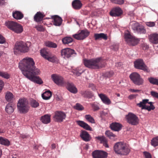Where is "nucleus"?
Masks as SVG:
<instances>
[{
    "mask_svg": "<svg viewBox=\"0 0 158 158\" xmlns=\"http://www.w3.org/2000/svg\"><path fill=\"white\" fill-rule=\"evenodd\" d=\"M19 68L23 74L31 81L39 84L43 83L41 79L36 76L40 74V71L35 66L32 58L28 57L24 58L19 63Z\"/></svg>",
    "mask_w": 158,
    "mask_h": 158,
    "instance_id": "nucleus-1",
    "label": "nucleus"
},
{
    "mask_svg": "<svg viewBox=\"0 0 158 158\" xmlns=\"http://www.w3.org/2000/svg\"><path fill=\"white\" fill-rule=\"evenodd\" d=\"M83 63L86 67L95 69H100L105 65L101 57L90 60L84 59Z\"/></svg>",
    "mask_w": 158,
    "mask_h": 158,
    "instance_id": "nucleus-2",
    "label": "nucleus"
},
{
    "mask_svg": "<svg viewBox=\"0 0 158 158\" xmlns=\"http://www.w3.org/2000/svg\"><path fill=\"white\" fill-rule=\"evenodd\" d=\"M31 45V43L30 42L26 43L23 41L17 42L14 48V53L17 55L20 53L27 52L29 51Z\"/></svg>",
    "mask_w": 158,
    "mask_h": 158,
    "instance_id": "nucleus-3",
    "label": "nucleus"
},
{
    "mask_svg": "<svg viewBox=\"0 0 158 158\" xmlns=\"http://www.w3.org/2000/svg\"><path fill=\"white\" fill-rule=\"evenodd\" d=\"M114 150L116 153L123 155H127L130 151L128 145L122 142L116 143L114 146Z\"/></svg>",
    "mask_w": 158,
    "mask_h": 158,
    "instance_id": "nucleus-4",
    "label": "nucleus"
},
{
    "mask_svg": "<svg viewBox=\"0 0 158 158\" xmlns=\"http://www.w3.org/2000/svg\"><path fill=\"white\" fill-rule=\"evenodd\" d=\"M5 25L9 29L17 34L21 33L23 30L22 26L20 24L13 21H7Z\"/></svg>",
    "mask_w": 158,
    "mask_h": 158,
    "instance_id": "nucleus-5",
    "label": "nucleus"
},
{
    "mask_svg": "<svg viewBox=\"0 0 158 158\" xmlns=\"http://www.w3.org/2000/svg\"><path fill=\"white\" fill-rule=\"evenodd\" d=\"M17 108L20 113L25 114L27 113L29 110V106L26 99H19L17 104Z\"/></svg>",
    "mask_w": 158,
    "mask_h": 158,
    "instance_id": "nucleus-6",
    "label": "nucleus"
},
{
    "mask_svg": "<svg viewBox=\"0 0 158 158\" xmlns=\"http://www.w3.org/2000/svg\"><path fill=\"white\" fill-rule=\"evenodd\" d=\"M149 100L148 99H143L142 101L137 103L136 105L141 108L142 110H146L148 111L154 110L155 109V107L153 105L154 102H148Z\"/></svg>",
    "mask_w": 158,
    "mask_h": 158,
    "instance_id": "nucleus-7",
    "label": "nucleus"
},
{
    "mask_svg": "<svg viewBox=\"0 0 158 158\" xmlns=\"http://www.w3.org/2000/svg\"><path fill=\"white\" fill-rule=\"evenodd\" d=\"M124 38L127 43L131 46H135L136 45L139 41V40L131 35L128 31L125 32Z\"/></svg>",
    "mask_w": 158,
    "mask_h": 158,
    "instance_id": "nucleus-8",
    "label": "nucleus"
},
{
    "mask_svg": "<svg viewBox=\"0 0 158 158\" xmlns=\"http://www.w3.org/2000/svg\"><path fill=\"white\" fill-rule=\"evenodd\" d=\"M51 78L54 82L57 85L61 86L66 85L67 81H66L61 76L54 74L51 75Z\"/></svg>",
    "mask_w": 158,
    "mask_h": 158,
    "instance_id": "nucleus-9",
    "label": "nucleus"
},
{
    "mask_svg": "<svg viewBox=\"0 0 158 158\" xmlns=\"http://www.w3.org/2000/svg\"><path fill=\"white\" fill-rule=\"evenodd\" d=\"M131 80L135 85H142L144 82L143 80L137 73L134 72L130 75Z\"/></svg>",
    "mask_w": 158,
    "mask_h": 158,
    "instance_id": "nucleus-10",
    "label": "nucleus"
},
{
    "mask_svg": "<svg viewBox=\"0 0 158 158\" xmlns=\"http://www.w3.org/2000/svg\"><path fill=\"white\" fill-rule=\"evenodd\" d=\"M126 118L127 122L132 125H136L139 122L138 117L136 115L132 113H129L126 116Z\"/></svg>",
    "mask_w": 158,
    "mask_h": 158,
    "instance_id": "nucleus-11",
    "label": "nucleus"
},
{
    "mask_svg": "<svg viewBox=\"0 0 158 158\" xmlns=\"http://www.w3.org/2000/svg\"><path fill=\"white\" fill-rule=\"evenodd\" d=\"M131 27L135 32L139 34L145 33L146 32L143 27L140 25L138 23L135 22L132 23Z\"/></svg>",
    "mask_w": 158,
    "mask_h": 158,
    "instance_id": "nucleus-12",
    "label": "nucleus"
},
{
    "mask_svg": "<svg viewBox=\"0 0 158 158\" xmlns=\"http://www.w3.org/2000/svg\"><path fill=\"white\" fill-rule=\"evenodd\" d=\"M89 34V32L87 30H82L78 34L73 35V36L78 40H82L87 37Z\"/></svg>",
    "mask_w": 158,
    "mask_h": 158,
    "instance_id": "nucleus-13",
    "label": "nucleus"
},
{
    "mask_svg": "<svg viewBox=\"0 0 158 158\" xmlns=\"http://www.w3.org/2000/svg\"><path fill=\"white\" fill-rule=\"evenodd\" d=\"M135 67L137 69H140L146 71L147 68L146 66L144 63L143 60L141 59L136 60L134 62Z\"/></svg>",
    "mask_w": 158,
    "mask_h": 158,
    "instance_id": "nucleus-14",
    "label": "nucleus"
},
{
    "mask_svg": "<svg viewBox=\"0 0 158 158\" xmlns=\"http://www.w3.org/2000/svg\"><path fill=\"white\" fill-rule=\"evenodd\" d=\"M108 154L107 152L102 150H97L94 151L92 153L94 158H106Z\"/></svg>",
    "mask_w": 158,
    "mask_h": 158,
    "instance_id": "nucleus-15",
    "label": "nucleus"
},
{
    "mask_svg": "<svg viewBox=\"0 0 158 158\" xmlns=\"http://www.w3.org/2000/svg\"><path fill=\"white\" fill-rule=\"evenodd\" d=\"M74 54H75V51L69 48H64L61 51V56L64 58H69Z\"/></svg>",
    "mask_w": 158,
    "mask_h": 158,
    "instance_id": "nucleus-16",
    "label": "nucleus"
},
{
    "mask_svg": "<svg viewBox=\"0 0 158 158\" xmlns=\"http://www.w3.org/2000/svg\"><path fill=\"white\" fill-rule=\"evenodd\" d=\"M66 117L65 114L62 111H56L54 116V119L57 122H60L64 119Z\"/></svg>",
    "mask_w": 158,
    "mask_h": 158,
    "instance_id": "nucleus-17",
    "label": "nucleus"
},
{
    "mask_svg": "<svg viewBox=\"0 0 158 158\" xmlns=\"http://www.w3.org/2000/svg\"><path fill=\"white\" fill-rule=\"evenodd\" d=\"M64 86L66 87L69 91L73 93L76 94L77 92V88L74 85L72 82L67 81L66 83V85Z\"/></svg>",
    "mask_w": 158,
    "mask_h": 158,
    "instance_id": "nucleus-18",
    "label": "nucleus"
},
{
    "mask_svg": "<svg viewBox=\"0 0 158 158\" xmlns=\"http://www.w3.org/2000/svg\"><path fill=\"white\" fill-rule=\"evenodd\" d=\"M123 13L122 10L119 7L113 8L110 12V15L112 16H118Z\"/></svg>",
    "mask_w": 158,
    "mask_h": 158,
    "instance_id": "nucleus-19",
    "label": "nucleus"
},
{
    "mask_svg": "<svg viewBox=\"0 0 158 158\" xmlns=\"http://www.w3.org/2000/svg\"><path fill=\"white\" fill-rule=\"evenodd\" d=\"M52 18L53 19L52 23L54 25L59 26L61 24L62 19L58 15H55L52 16Z\"/></svg>",
    "mask_w": 158,
    "mask_h": 158,
    "instance_id": "nucleus-20",
    "label": "nucleus"
},
{
    "mask_svg": "<svg viewBox=\"0 0 158 158\" xmlns=\"http://www.w3.org/2000/svg\"><path fill=\"white\" fill-rule=\"evenodd\" d=\"M98 96L104 104L108 105L111 103V101L106 95L103 94H98Z\"/></svg>",
    "mask_w": 158,
    "mask_h": 158,
    "instance_id": "nucleus-21",
    "label": "nucleus"
},
{
    "mask_svg": "<svg viewBox=\"0 0 158 158\" xmlns=\"http://www.w3.org/2000/svg\"><path fill=\"white\" fill-rule=\"evenodd\" d=\"M15 107V105L14 103L12 102L9 103L6 106V111L8 114H10L13 112Z\"/></svg>",
    "mask_w": 158,
    "mask_h": 158,
    "instance_id": "nucleus-22",
    "label": "nucleus"
},
{
    "mask_svg": "<svg viewBox=\"0 0 158 158\" xmlns=\"http://www.w3.org/2000/svg\"><path fill=\"white\" fill-rule=\"evenodd\" d=\"M149 39L150 41L155 44H158V34H152L149 36Z\"/></svg>",
    "mask_w": 158,
    "mask_h": 158,
    "instance_id": "nucleus-23",
    "label": "nucleus"
},
{
    "mask_svg": "<svg viewBox=\"0 0 158 158\" xmlns=\"http://www.w3.org/2000/svg\"><path fill=\"white\" fill-rule=\"evenodd\" d=\"M94 36L95 40H101L102 39L106 40L107 39V35L103 33L95 34Z\"/></svg>",
    "mask_w": 158,
    "mask_h": 158,
    "instance_id": "nucleus-24",
    "label": "nucleus"
},
{
    "mask_svg": "<svg viewBox=\"0 0 158 158\" xmlns=\"http://www.w3.org/2000/svg\"><path fill=\"white\" fill-rule=\"evenodd\" d=\"M110 127L113 131H118L121 130L122 125L118 123H113L110 124Z\"/></svg>",
    "mask_w": 158,
    "mask_h": 158,
    "instance_id": "nucleus-25",
    "label": "nucleus"
},
{
    "mask_svg": "<svg viewBox=\"0 0 158 158\" xmlns=\"http://www.w3.org/2000/svg\"><path fill=\"white\" fill-rule=\"evenodd\" d=\"M41 55L44 58L47 59L51 54V52L48 50L46 49H43L40 50Z\"/></svg>",
    "mask_w": 158,
    "mask_h": 158,
    "instance_id": "nucleus-26",
    "label": "nucleus"
},
{
    "mask_svg": "<svg viewBox=\"0 0 158 158\" xmlns=\"http://www.w3.org/2000/svg\"><path fill=\"white\" fill-rule=\"evenodd\" d=\"M50 115L45 114L41 117L40 120L44 124H48L50 122Z\"/></svg>",
    "mask_w": 158,
    "mask_h": 158,
    "instance_id": "nucleus-27",
    "label": "nucleus"
},
{
    "mask_svg": "<svg viewBox=\"0 0 158 158\" xmlns=\"http://www.w3.org/2000/svg\"><path fill=\"white\" fill-rule=\"evenodd\" d=\"M81 138L85 141H88L90 140L89 134L86 131H82L80 135Z\"/></svg>",
    "mask_w": 158,
    "mask_h": 158,
    "instance_id": "nucleus-28",
    "label": "nucleus"
},
{
    "mask_svg": "<svg viewBox=\"0 0 158 158\" xmlns=\"http://www.w3.org/2000/svg\"><path fill=\"white\" fill-rule=\"evenodd\" d=\"M73 7L75 9H79L82 6V4L79 0H75L72 3Z\"/></svg>",
    "mask_w": 158,
    "mask_h": 158,
    "instance_id": "nucleus-29",
    "label": "nucleus"
},
{
    "mask_svg": "<svg viewBox=\"0 0 158 158\" xmlns=\"http://www.w3.org/2000/svg\"><path fill=\"white\" fill-rule=\"evenodd\" d=\"M77 123L79 125L85 129L89 131L91 130V128L90 126L84 122L81 121H77Z\"/></svg>",
    "mask_w": 158,
    "mask_h": 158,
    "instance_id": "nucleus-30",
    "label": "nucleus"
},
{
    "mask_svg": "<svg viewBox=\"0 0 158 158\" xmlns=\"http://www.w3.org/2000/svg\"><path fill=\"white\" fill-rule=\"evenodd\" d=\"M12 15L14 18L16 19H21L23 17V15L22 13L18 11L13 12Z\"/></svg>",
    "mask_w": 158,
    "mask_h": 158,
    "instance_id": "nucleus-31",
    "label": "nucleus"
},
{
    "mask_svg": "<svg viewBox=\"0 0 158 158\" xmlns=\"http://www.w3.org/2000/svg\"><path fill=\"white\" fill-rule=\"evenodd\" d=\"M44 17V15L40 12H37L34 17V19L36 22H39L42 20Z\"/></svg>",
    "mask_w": 158,
    "mask_h": 158,
    "instance_id": "nucleus-32",
    "label": "nucleus"
},
{
    "mask_svg": "<svg viewBox=\"0 0 158 158\" xmlns=\"http://www.w3.org/2000/svg\"><path fill=\"white\" fill-rule=\"evenodd\" d=\"M52 95L51 92L49 90H48L46 91L42 94V97L44 99L48 100L50 98Z\"/></svg>",
    "mask_w": 158,
    "mask_h": 158,
    "instance_id": "nucleus-33",
    "label": "nucleus"
},
{
    "mask_svg": "<svg viewBox=\"0 0 158 158\" xmlns=\"http://www.w3.org/2000/svg\"><path fill=\"white\" fill-rule=\"evenodd\" d=\"M0 144L6 146H8L10 145V143L8 139L0 137Z\"/></svg>",
    "mask_w": 158,
    "mask_h": 158,
    "instance_id": "nucleus-34",
    "label": "nucleus"
},
{
    "mask_svg": "<svg viewBox=\"0 0 158 158\" xmlns=\"http://www.w3.org/2000/svg\"><path fill=\"white\" fill-rule=\"evenodd\" d=\"M82 95L85 98H91L93 96V94L91 92L89 91H84L81 92Z\"/></svg>",
    "mask_w": 158,
    "mask_h": 158,
    "instance_id": "nucleus-35",
    "label": "nucleus"
},
{
    "mask_svg": "<svg viewBox=\"0 0 158 158\" xmlns=\"http://www.w3.org/2000/svg\"><path fill=\"white\" fill-rule=\"evenodd\" d=\"M44 44L46 46L49 48H56L57 47V45L56 44L49 41H45L44 43Z\"/></svg>",
    "mask_w": 158,
    "mask_h": 158,
    "instance_id": "nucleus-36",
    "label": "nucleus"
},
{
    "mask_svg": "<svg viewBox=\"0 0 158 158\" xmlns=\"http://www.w3.org/2000/svg\"><path fill=\"white\" fill-rule=\"evenodd\" d=\"M5 98L7 101L11 102L13 98V95L11 92H7L6 94Z\"/></svg>",
    "mask_w": 158,
    "mask_h": 158,
    "instance_id": "nucleus-37",
    "label": "nucleus"
},
{
    "mask_svg": "<svg viewBox=\"0 0 158 158\" xmlns=\"http://www.w3.org/2000/svg\"><path fill=\"white\" fill-rule=\"evenodd\" d=\"M62 41L64 44H67L72 42L73 39L71 37H66L63 39Z\"/></svg>",
    "mask_w": 158,
    "mask_h": 158,
    "instance_id": "nucleus-38",
    "label": "nucleus"
},
{
    "mask_svg": "<svg viewBox=\"0 0 158 158\" xmlns=\"http://www.w3.org/2000/svg\"><path fill=\"white\" fill-rule=\"evenodd\" d=\"M30 103L31 106L33 108H36L39 106L38 102L34 99H32L31 100Z\"/></svg>",
    "mask_w": 158,
    "mask_h": 158,
    "instance_id": "nucleus-39",
    "label": "nucleus"
},
{
    "mask_svg": "<svg viewBox=\"0 0 158 158\" xmlns=\"http://www.w3.org/2000/svg\"><path fill=\"white\" fill-rule=\"evenodd\" d=\"M85 118L87 121L92 123H95L94 119L90 115H85Z\"/></svg>",
    "mask_w": 158,
    "mask_h": 158,
    "instance_id": "nucleus-40",
    "label": "nucleus"
},
{
    "mask_svg": "<svg viewBox=\"0 0 158 158\" xmlns=\"http://www.w3.org/2000/svg\"><path fill=\"white\" fill-rule=\"evenodd\" d=\"M151 143L154 147L158 146V136L153 138L151 140Z\"/></svg>",
    "mask_w": 158,
    "mask_h": 158,
    "instance_id": "nucleus-41",
    "label": "nucleus"
},
{
    "mask_svg": "<svg viewBox=\"0 0 158 158\" xmlns=\"http://www.w3.org/2000/svg\"><path fill=\"white\" fill-rule=\"evenodd\" d=\"M148 80L151 84L158 85V79L151 77L148 78Z\"/></svg>",
    "mask_w": 158,
    "mask_h": 158,
    "instance_id": "nucleus-42",
    "label": "nucleus"
},
{
    "mask_svg": "<svg viewBox=\"0 0 158 158\" xmlns=\"http://www.w3.org/2000/svg\"><path fill=\"white\" fill-rule=\"evenodd\" d=\"M0 76L6 79L10 77V75L6 72L0 71Z\"/></svg>",
    "mask_w": 158,
    "mask_h": 158,
    "instance_id": "nucleus-43",
    "label": "nucleus"
},
{
    "mask_svg": "<svg viewBox=\"0 0 158 158\" xmlns=\"http://www.w3.org/2000/svg\"><path fill=\"white\" fill-rule=\"evenodd\" d=\"M48 61L52 62H56L57 61V58L55 56H52L51 54L49 57L47 59Z\"/></svg>",
    "mask_w": 158,
    "mask_h": 158,
    "instance_id": "nucleus-44",
    "label": "nucleus"
},
{
    "mask_svg": "<svg viewBox=\"0 0 158 158\" xmlns=\"http://www.w3.org/2000/svg\"><path fill=\"white\" fill-rule=\"evenodd\" d=\"M96 138L100 140L101 143L102 144L105 143L107 141L106 138L103 136H98L96 137Z\"/></svg>",
    "mask_w": 158,
    "mask_h": 158,
    "instance_id": "nucleus-45",
    "label": "nucleus"
},
{
    "mask_svg": "<svg viewBox=\"0 0 158 158\" xmlns=\"http://www.w3.org/2000/svg\"><path fill=\"white\" fill-rule=\"evenodd\" d=\"M76 75L77 76H79L84 71L82 70L81 67H78L76 69Z\"/></svg>",
    "mask_w": 158,
    "mask_h": 158,
    "instance_id": "nucleus-46",
    "label": "nucleus"
},
{
    "mask_svg": "<svg viewBox=\"0 0 158 158\" xmlns=\"http://www.w3.org/2000/svg\"><path fill=\"white\" fill-rule=\"evenodd\" d=\"M90 105L92 106L94 110V111L98 110L99 109V107L95 103H91Z\"/></svg>",
    "mask_w": 158,
    "mask_h": 158,
    "instance_id": "nucleus-47",
    "label": "nucleus"
},
{
    "mask_svg": "<svg viewBox=\"0 0 158 158\" xmlns=\"http://www.w3.org/2000/svg\"><path fill=\"white\" fill-rule=\"evenodd\" d=\"M74 108L76 110H82L84 109V107L82 105L79 103H77L74 106Z\"/></svg>",
    "mask_w": 158,
    "mask_h": 158,
    "instance_id": "nucleus-48",
    "label": "nucleus"
},
{
    "mask_svg": "<svg viewBox=\"0 0 158 158\" xmlns=\"http://www.w3.org/2000/svg\"><path fill=\"white\" fill-rule=\"evenodd\" d=\"M105 134L109 138L114 136V135L112 132L109 131H106Z\"/></svg>",
    "mask_w": 158,
    "mask_h": 158,
    "instance_id": "nucleus-49",
    "label": "nucleus"
},
{
    "mask_svg": "<svg viewBox=\"0 0 158 158\" xmlns=\"http://www.w3.org/2000/svg\"><path fill=\"white\" fill-rule=\"evenodd\" d=\"M113 2L118 4H122L124 2V0H111Z\"/></svg>",
    "mask_w": 158,
    "mask_h": 158,
    "instance_id": "nucleus-50",
    "label": "nucleus"
},
{
    "mask_svg": "<svg viewBox=\"0 0 158 158\" xmlns=\"http://www.w3.org/2000/svg\"><path fill=\"white\" fill-rule=\"evenodd\" d=\"M138 95L137 94H131L129 95L128 98L129 100H131L135 98Z\"/></svg>",
    "mask_w": 158,
    "mask_h": 158,
    "instance_id": "nucleus-51",
    "label": "nucleus"
},
{
    "mask_svg": "<svg viewBox=\"0 0 158 158\" xmlns=\"http://www.w3.org/2000/svg\"><path fill=\"white\" fill-rule=\"evenodd\" d=\"M151 94L154 98H158V93L154 91H152L151 92Z\"/></svg>",
    "mask_w": 158,
    "mask_h": 158,
    "instance_id": "nucleus-52",
    "label": "nucleus"
},
{
    "mask_svg": "<svg viewBox=\"0 0 158 158\" xmlns=\"http://www.w3.org/2000/svg\"><path fill=\"white\" fill-rule=\"evenodd\" d=\"M6 42L5 38L1 34H0V44H3Z\"/></svg>",
    "mask_w": 158,
    "mask_h": 158,
    "instance_id": "nucleus-53",
    "label": "nucleus"
},
{
    "mask_svg": "<svg viewBox=\"0 0 158 158\" xmlns=\"http://www.w3.org/2000/svg\"><path fill=\"white\" fill-rule=\"evenodd\" d=\"M146 25L148 27H152L155 25V23L154 22H148L146 23Z\"/></svg>",
    "mask_w": 158,
    "mask_h": 158,
    "instance_id": "nucleus-54",
    "label": "nucleus"
},
{
    "mask_svg": "<svg viewBox=\"0 0 158 158\" xmlns=\"http://www.w3.org/2000/svg\"><path fill=\"white\" fill-rule=\"evenodd\" d=\"M144 154L145 158H152L151 156L149 153L145 152H144Z\"/></svg>",
    "mask_w": 158,
    "mask_h": 158,
    "instance_id": "nucleus-55",
    "label": "nucleus"
},
{
    "mask_svg": "<svg viewBox=\"0 0 158 158\" xmlns=\"http://www.w3.org/2000/svg\"><path fill=\"white\" fill-rule=\"evenodd\" d=\"M129 91L132 92V93H137L139 92L140 90L139 89H129Z\"/></svg>",
    "mask_w": 158,
    "mask_h": 158,
    "instance_id": "nucleus-56",
    "label": "nucleus"
},
{
    "mask_svg": "<svg viewBox=\"0 0 158 158\" xmlns=\"http://www.w3.org/2000/svg\"><path fill=\"white\" fill-rule=\"evenodd\" d=\"M36 29L38 31H43L44 30V29L43 27L41 26H37L36 27Z\"/></svg>",
    "mask_w": 158,
    "mask_h": 158,
    "instance_id": "nucleus-57",
    "label": "nucleus"
},
{
    "mask_svg": "<svg viewBox=\"0 0 158 158\" xmlns=\"http://www.w3.org/2000/svg\"><path fill=\"white\" fill-rule=\"evenodd\" d=\"M111 48L113 49L115 51H116L118 49V45L115 44L114 45L112 46Z\"/></svg>",
    "mask_w": 158,
    "mask_h": 158,
    "instance_id": "nucleus-58",
    "label": "nucleus"
},
{
    "mask_svg": "<svg viewBox=\"0 0 158 158\" xmlns=\"http://www.w3.org/2000/svg\"><path fill=\"white\" fill-rule=\"evenodd\" d=\"M89 87L91 88L93 90H94L95 89L94 85L93 84H90L89 85Z\"/></svg>",
    "mask_w": 158,
    "mask_h": 158,
    "instance_id": "nucleus-59",
    "label": "nucleus"
},
{
    "mask_svg": "<svg viewBox=\"0 0 158 158\" xmlns=\"http://www.w3.org/2000/svg\"><path fill=\"white\" fill-rule=\"evenodd\" d=\"M107 73H109V75H108L107 77H111L113 74V72H108Z\"/></svg>",
    "mask_w": 158,
    "mask_h": 158,
    "instance_id": "nucleus-60",
    "label": "nucleus"
},
{
    "mask_svg": "<svg viewBox=\"0 0 158 158\" xmlns=\"http://www.w3.org/2000/svg\"><path fill=\"white\" fill-rule=\"evenodd\" d=\"M20 137L23 139L26 138L27 137V136L24 134H21Z\"/></svg>",
    "mask_w": 158,
    "mask_h": 158,
    "instance_id": "nucleus-61",
    "label": "nucleus"
},
{
    "mask_svg": "<svg viewBox=\"0 0 158 158\" xmlns=\"http://www.w3.org/2000/svg\"><path fill=\"white\" fill-rule=\"evenodd\" d=\"M107 141L105 142V143H103V145L106 148H108L109 147V146L107 143Z\"/></svg>",
    "mask_w": 158,
    "mask_h": 158,
    "instance_id": "nucleus-62",
    "label": "nucleus"
},
{
    "mask_svg": "<svg viewBox=\"0 0 158 158\" xmlns=\"http://www.w3.org/2000/svg\"><path fill=\"white\" fill-rule=\"evenodd\" d=\"M6 0H0V5L3 4L5 2Z\"/></svg>",
    "mask_w": 158,
    "mask_h": 158,
    "instance_id": "nucleus-63",
    "label": "nucleus"
},
{
    "mask_svg": "<svg viewBox=\"0 0 158 158\" xmlns=\"http://www.w3.org/2000/svg\"><path fill=\"white\" fill-rule=\"evenodd\" d=\"M56 147V144L54 143H53L51 145V148L52 149H55Z\"/></svg>",
    "mask_w": 158,
    "mask_h": 158,
    "instance_id": "nucleus-64",
    "label": "nucleus"
}]
</instances>
